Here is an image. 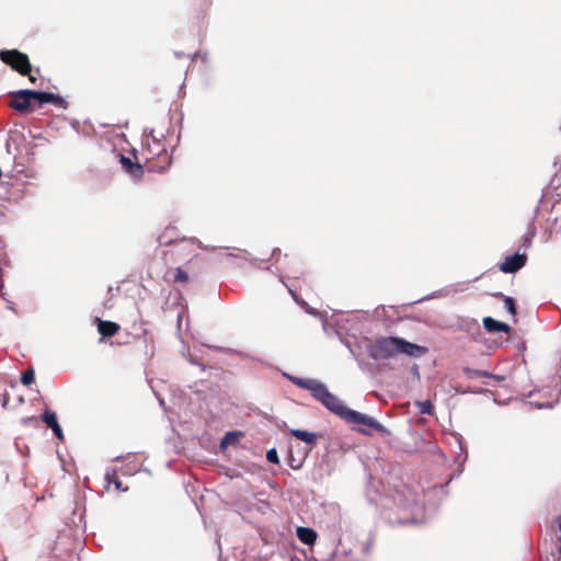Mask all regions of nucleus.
Here are the masks:
<instances>
[{
    "label": "nucleus",
    "instance_id": "obj_5",
    "mask_svg": "<svg viewBox=\"0 0 561 561\" xmlns=\"http://www.w3.org/2000/svg\"><path fill=\"white\" fill-rule=\"evenodd\" d=\"M164 236L159 238L161 244L171 245V248L163 252V259L165 263H178L184 260H188L193 256L195 251L194 241L191 239H181L179 241L165 240Z\"/></svg>",
    "mask_w": 561,
    "mask_h": 561
},
{
    "label": "nucleus",
    "instance_id": "obj_20",
    "mask_svg": "<svg viewBox=\"0 0 561 561\" xmlns=\"http://www.w3.org/2000/svg\"><path fill=\"white\" fill-rule=\"evenodd\" d=\"M421 412L425 414H432L433 405L430 401H424L421 403Z\"/></svg>",
    "mask_w": 561,
    "mask_h": 561
},
{
    "label": "nucleus",
    "instance_id": "obj_21",
    "mask_svg": "<svg viewBox=\"0 0 561 561\" xmlns=\"http://www.w3.org/2000/svg\"><path fill=\"white\" fill-rule=\"evenodd\" d=\"M9 400H10V396H9V393L7 391L1 393L0 401H1V405H2L3 409H7Z\"/></svg>",
    "mask_w": 561,
    "mask_h": 561
},
{
    "label": "nucleus",
    "instance_id": "obj_26",
    "mask_svg": "<svg viewBox=\"0 0 561 561\" xmlns=\"http://www.w3.org/2000/svg\"><path fill=\"white\" fill-rule=\"evenodd\" d=\"M232 433H227L225 439L222 440V444L226 442V439L231 435Z\"/></svg>",
    "mask_w": 561,
    "mask_h": 561
},
{
    "label": "nucleus",
    "instance_id": "obj_9",
    "mask_svg": "<svg viewBox=\"0 0 561 561\" xmlns=\"http://www.w3.org/2000/svg\"><path fill=\"white\" fill-rule=\"evenodd\" d=\"M43 422L53 430L54 434L56 435V437L59 439V440H64L65 439V436H64V433H62V430L57 421V416L54 412H51L50 410H46L44 413H43Z\"/></svg>",
    "mask_w": 561,
    "mask_h": 561
},
{
    "label": "nucleus",
    "instance_id": "obj_22",
    "mask_svg": "<svg viewBox=\"0 0 561 561\" xmlns=\"http://www.w3.org/2000/svg\"><path fill=\"white\" fill-rule=\"evenodd\" d=\"M289 293L297 304L305 305V302L299 298V296L296 294V291H294L293 289L289 288Z\"/></svg>",
    "mask_w": 561,
    "mask_h": 561
},
{
    "label": "nucleus",
    "instance_id": "obj_12",
    "mask_svg": "<svg viewBox=\"0 0 561 561\" xmlns=\"http://www.w3.org/2000/svg\"><path fill=\"white\" fill-rule=\"evenodd\" d=\"M465 374L470 379L483 377V378L493 379V380H495L497 382L504 380L503 376L494 375L492 373H489V371H485V370H480V369L466 368L465 369Z\"/></svg>",
    "mask_w": 561,
    "mask_h": 561
},
{
    "label": "nucleus",
    "instance_id": "obj_10",
    "mask_svg": "<svg viewBox=\"0 0 561 561\" xmlns=\"http://www.w3.org/2000/svg\"><path fill=\"white\" fill-rule=\"evenodd\" d=\"M121 327L118 323L98 319V331L104 337H111L118 333Z\"/></svg>",
    "mask_w": 561,
    "mask_h": 561
},
{
    "label": "nucleus",
    "instance_id": "obj_6",
    "mask_svg": "<svg viewBox=\"0 0 561 561\" xmlns=\"http://www.w3.org/2000/svg\"><path fill=\"white\" fill-rule=\"evenodd\" d=\"M0 60L20 75L28 76L31 82L36 81V78L31 75L32 65L26 54L18 49L1 50Z\"/></svg>",
    "mask_w": 561,
    "mask_h": 561
},
{
    "label": "nucleus",
    "instance_id": "obj_3",
    "mask_svg": "<svg viewBox=\"0 0 561 561\" xmlns=\"http://www.w3.org/2000/svg\"><path fill=\"white\" fill-rule=\"evenodd\" d=\"M45 103H54L59 105L64 103V100L59 95L50 92L20 90L13 94L9 105L20 113H26L34 105L42 106Z\"/></svg>",
    "mask_w": 561,
    "mask_h": 561
},
{
    "label": "nucleus",
    "instance_id": "obj_7",
    "mask_svg": "<svg viewBox=\"0 0 561 561\" xmlns=\"http://www.w3.org/2000/svg\"><path fill=\"white\" fill-rule=\"evenodd\" d=\"M527 256L525 254H513L506 256L500 265V270L504 273H515L526 264Z\"/></svg>",
    "mask_w": 561,
    "mask_h": 561
},
{
    "label": "nucleus",
    "instance_id": "obj_8",
    "mask_svg": "<svg viewBox=\"0 0 561 561\" xmlns=\"http://www.w3.org/2000/svg\"><path fill=\"white\" fill-rule=\"evenodd\" d=\"M122 168L133 178L140 179L144 173V167L138 162H133L130 158L123 154L119 156Z\"/></svg>",
    "mask_w": 561,
    "mask_h": 561
},
{
    "label": "nucleus",
    "instance_id": "obj_2",
    "mask_svg": "<svg viewBox=\"0 0 561 561\" xmlns=\"http://www.w3.org/2000/svg\"><path fill=\"white\" fill-rule=\"evenodd\" d=\"M426 352V347L398 336L379 337L368 347V354L375 360H387L399 354L419 358Z\"/></svg>",
    "mask_w": 561,
    "mask_h": 561
},
{
    "label": "nucleus",
    "instance_id": "obj_24",
    "mask_svg": "<svg viewBox=\"0 0 561 561\" xmlns=\"http://www.w3.org/2000/svg\"><path fill=\"white\" fill-rule=\"evenodd\" d=\"M357 431H358L359 433L364 434V435H370V434H371L370 432H368V431H367V430H365V428H357Z\"/></svg>",
    "mask_w": 561,
    "mask_h": 561
},
{
    "label": "nucleus",
    "instance_id": "obj_14",
    "mask_svg": "<svg viewBox=\"0 0 561 561\" xmlns=\"http://www.w3.org/2000/svg\"><path fill=\"white\" fill-rule=\"evenodd\" d=\"M290 434L297 439L305 442L306 444H314L317 439L314 433L304 430H290Z\"/></svg>",
    "mask_w": 561,
    "mask_h": 561
},
{
    "label": "nucleus",
    "instance_id": "obj_17",
    "mask_svg": "<svg viewBox=\"0 0 561 561\" xmlns=\"http://www.w3.org/2000/svg\"><path fill=\"white\" fill-rule=\"evenodd\" d=\"M35 380V371L33 368L26 369L21 376V382L24 386H31Z\"/></svg>",
    "mask_w": 561,
    "mask_h": 561
},
{
    "label": "nucleus",
    "instance_id": "obj_1",
    "mask_svg": "<svg viewBox=\"0 0 561 561\" xmlns=\"http://www.w3.org/2000/svg\"><path fill=\"white\" fill-rule=\"evenodd\" d=\"M295 383L302 389L309 390L314 399L320 401L328 410L340 416L345 422L363 424L379 433L387 432L385 426L375 419L351 410L344 405V403L336 396L331 393L322 382L316 379L297 378L295 379Z\"/></svg>",
    "mask_w": 561,
    "mask_h": 561
},
{
    "label": "nucleus",
    "instance_id": "obj_15",
    "mask_svg": "<svg viewBox=\"0 0 561 561\" xmlns=\"http://www.w3.org/2000/svg\"><path fill=\"white\" fill-rule=\"evenodd\" d=\"M105 479L107 481L108 486L111 484H114L115 490H117V491H126L127 490V489L122 488V481L119 480L115 470L107 471L105 474Z\"/></svg>",
    "mask_w": 561,
    "mask_h": 561
},
{
    "label": "nucleus",
    "instance_id": "obj_4",
    "mask_svg": "<svg viewBox=\"0 0 561 561\" xmlns=\"http://www.w3.org/2000/svg\"><path fill=\"white\" fill-rule=\"evenodd\" d=\"M142 156L145 158V165L149 172H163L172 162L167 145L154 137L146 140Z\"/></svg>",
    "mask_w": 561,
    "mask_h": 561
},
{
    "label": "nucleus",
    "instance_id": "obj_16",
    "mask_svg": "<svg viewBox=\"0 0 561 561\" xmlns=\"http://www.w3.org/2000/svg\"><path fill=\"white\" fill-rule=\"evenodd\" d=\"M172 273V280L174 283H187L190 280L188 273L184 271L182 267H176L171 271Z\"/></svg>",
    "mask_w": 561,
    "mask_h": 561
},
{
    "label": "nucleus",
    "instance_id": "obj_18",
    "mask_svg": "<svg viewBox=\"0 0 561 561\" xmlns=\"http://www.w3.org/2000/svg\"><path fill=\"white\" fill-rule=\"evenodd\" d=\"M504 306L506 310L515 317L517 313L515 301L512 297H504Z\"/></svg>",
    "mask_w": 561,
    "mask_h": 561
},
{
    "label": "nucleus",
    "instance_id": "obj_13",
    "mask_svg": "<svg viewBox=\"0 0 561 561\" xmlns=\"http://www.w3.org/2000/svg\"><path fill=\"white\" fill-rule=\"evenodd\" d=\"M297 536L302 543L313 545L317 539V533L307 527H299L297 529Z\"/></svg>",
    "mask_w": 561,
    "mask_h": 561
},
{
    "label": "nucleus",
    "instance_id": "obj_11",
    "mask_svg": "<svg viewBox=\"0 0 561 561\" xmlns=\"http://www.w3.org/2000/svg\"><path fill=\"white\" fill-rule=\"evenodd\" d=\"M483 325L489 332H511V327L507 323L497 321L491 317L483 318Z\"/></svg>",
    "mask_w": 561,
    "mask_h": 561
},
{
    "label": "nucleus",
    "instance_id": "obj_23",
    "mask_svg": "<svg viewBox=\"0 0 561 561\" xmlns=\"http://www.w3.org/2000/svg\"><path fill=\"white\" fill-rule=\"evenodd\" d=\"M211 0H199V7L206 8L210 4Z\"/></svg>",
    "mask_w": 561,
    "mask_h": 561
},
{
    "label": "nucleus",
    "instance_id": "obj_25",
    "mask_svg": "<svg viewBox=\"0 0 561 561\" xmlns=\"http://www.w3.org/2000/svg\"><path fill=\"white\" fill-rule=\"evenodd\" d=\"M59 458H60V461L62 462V469H64L65 471H67V469H66V461H65V459H64L60 455H59Z\"/></svg>",
    "mask_w": 561,
    "mask_h": 561
},
{
    "label": "nucleus",
    "instance_id": "obj_19",
    "mask_svg": "<svg viewBox=\"0 0 561 561\" xmlns=\"http://www.w3.org/2000/svg\"><path fill=\"white\" fill-rule=\"evenodd\" d=\"M266 459L272 462V463H278L279 462V459H278V455H277V451L276 449H270L267 453H266Z\"/></svg>",
    "mask_w": 561,
    "mask_h": 561
}]
</instances>
